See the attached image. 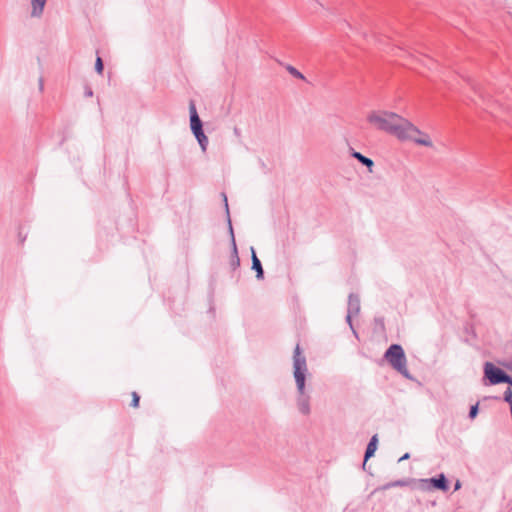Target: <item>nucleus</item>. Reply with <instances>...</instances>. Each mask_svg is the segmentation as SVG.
I'll list each match as a JSON object with an SVG mask.
<instances>
[{
    "instance_id": "25",
    "label": "nucleus",
    "mask_w": 512,
    "mask_h": 512,
    "mask_svg": "<svg viewBox=\"0 0 512 512\" xmlns=\"http://www.w3.org/2000/svg\"><path fill=\"white\" fill-rule=\"evenodd\" d=\"M85 95H86L87 97H91V96L93 95L92 90H91V89H87V90L85 91Z\"/></svg>"
},
{
    "instance_id": "8",
    "label": "nucleus",
    "mask_w": 512,
    "mask_h": 512,
    "mask_svg": "<svg viewBox=\"0 0 512 512\" xmlns=\"http://www.w3.org/2000/svg\"><path fill=\"white\" fill-rule=\"evenodd\" d=\"M47 0H30V16L39 19L42 17Z\"/></svg>"
},
{
    "instance_id": "2",
    "label": "nucleus",
    "mask_w": 512,
    "mask_h": 512,
    "mask_svg": "<svg viewBox=\"0 0 512 512\" xmlns=\"http://www.w3.org/2000/svg\"><path fill=\"white\" fill-rule=\"evenodd\" d=\"M292 365L293 378L297 390L296 406L302 415L307 416L311 413V396L306 390V379L310 376V373L306 356L303 354L299 344L294 348Z\"/></svg>"
},
{
    "instance_id": "16",
    "label": "nucleus",
    "mask_w": 512,
    "mask_h": 512,
    "mask_svg": "<svg viewBox=\"0 0 512 512\" xmlns=\"http://www.w3.org/2000/svg\"><path fill=\"white\" fill-rule=\"evenodd\" d=\"M504 401L509 404L510 407H512V390L511 388H507L504 392Z\"/></svg>"
},
{
    "instance_id": "20",
    "label": "nucleus",
    "mask_w": 512,
    "mask_h": 512,
    "mask_svg": "<svg viewBox=\"0 0 512 512\" xmlns=\"http://www.w3.org/2000/svg\"><path fill=\"white\" fill-rule=\"evenodd\" d=\"M352 317H353V316H350L349 312H347L346 322L348 323V325H349V326H350V328L352 329L353 333H354L355 335H357V334H356V331L354 330L353 325H352Z\"/></svg>"
},
{
    "instance_id": "7",
    "label": "nucleus",
    "mask_w": 512,
    "mask_h": 512,
    "mask_svg": "<svg viewBox=\"0 0 512 512\" xmlns=\"http://www.w3.org/2000/svg\"><path fill=\"white\" fill-rule=\"evenodd\" d=\"M403 141H413L418 145L426 147L432 146V141L430 140L429 136L422 132L418 127L417 132H411L410 138H405Z\"/></svg>"
},
{
    "instance_id": "10",
    "label": "nucleus",
    "mask_w": 512,
    "mask_h": 512,
    "mask_svg": "<svg viewBox=\"0 0 512 512\" xmlns=\"http://www.w3.org/2000/svg\"><path fill=\"white\" fill-rule=\"evenodd\" d=\"M347 312L350 316H357L360 312V298L358 295L351 293L348 297Z\"/></svg>"
},
{
    "instance_id": "19",
    "label": "nucleus",
    "mask_w": 512,
    "mask_h": 512,
    "mask_svg": "<svg viewBox=\"0 0 512 512\" xmlns=\"http://www.w3.org/2000/svg\"><path fill=\"white\" fill-rule=\"evenodd\" d=\"M138 404H139V396H138V394L136 392H133L132 393V403H131V405L133 407H137Z\"/></svg>"
},
{
    "instance_id": "9",
    "label": "nucleus",
    "mask_w": 512,
    "mask_h": 512,
    "mask_svg": "<svg viewBox=\"0 0 512 512\" xmlns=\"http://www.w3.org/2000/svg\"><path fill=\"white\" fill-rule=\"evenodd\" d=\"M222 196H223L225 210H226V214H227V221H228L229 231H230V235H231L233 252L236 254L235 260L233 261V265L238 266L240 261H239V258L237 256V247H236L234 233H233V228H232L231 219H230V215H229L228 201H227V197H226V195L224 193L222 194Z\"/></svg>"
},
{
    "instance_id": "11",
    "label": "nucleus",
    "mask_w": 512,
    "mask_h": 512,
    "mask_svg": "<svg viewBox=\"0 0 512 512\" xmlns=\"http://www.w3.org/2000/svg\"><path fill=\"white\" fill-rule=\"evenodd\" d=\"M252 252V269L256 272L257 279H263L264 272L262 268L261 261L256 256L255 250L251 247Z\"/></svg>"
},
{
    "instance_id": "24",
    "label": "nucleus",
    "mask_w": 512,
    "mask_h": 512,
    "mask_svg": "<svg viewBox=\"0 0 512 512\" xmlns=\"http://www.w3.org/2000/svg\"><path fill=\"white\" fill-rule=\"evenodd\" d=\"M409 456H410L409 453L404 454L402 457H400L399 462L408 459Z\"/></svg>"
},
{
    "instance_id": "3",
    "label": "nucleus",
    "mask_w": 512,
    "mask_h": 512,
    "mask_svg": "<svg viewBox=\"0 0 512 512\" xmlns=\"http://www.w3.org/2000/svg\"><path fill=\"white\" fill-rule=\"evenodd\" d=\"M384 359L391 367L400 373L406 379L412 380L410 372L407 369V359L404 349L399 344H392L384 353Z\"/></svg>"
},
{
    "instance_id": "26",
    "label": "nucleus",
    "mask_w": 512,
    "mask_h": 512,
    "mask_svg": "<svg viewBox=\"0 0 512 512\" xmlns=\"http://www.w3.org/2000/svg\"><path fill=\"white\" fill-rule=\"evenodd\" d=\"M234 133H235L236 135H239V134H240V130H239L237 127H235V128H234Z\"/></svg>"
},
{
    "instance_id": "6",
    "label": "nucleus",
    "mask_w": 512,
    "mask_h": 512,
    "mask_svg": "<svg viewBox=\"0 0 512 512\" xmlns=\"http://www.w3.org/2000/svg\"><path fill=\"white\" fill-rule=\"evenodd\" d=\"M484 374H485V377L489 380V382L492 385L500 384V383H502V380L507 379L506 373L502 369L496 367L491 362L485 363Z\"/></svg>"
},
{
    "instance_id": "1",
    "label": "nucleus",
    "mask_w": 512,
    "mask_h": 512,
    "mask_svg": "<svg viewBox=\"0 0 512 512\" xmlns=\"http://www.w3.org/2000/svg\"><path fill=\"white\" fill-rule=\"evenodd\" d=\"M367 121L375 129L395 136L399 140L410 138L417 127L408 119L388 110H373L368 113Z\"/></svg>"
},
{
    "instance_id": "5",
    "label": "nucleus",
    "mask_w": 512,
    "mask_h": 512,
    "mask_svg": "<svg viewBox=\"0 0 512 512\" xmlns=\"http://www.w3.org/2000/svg\"><path fill=\"white\" fill-rule=\"evenodd\" d=\"M417 488L423 491L432 490H447V480L445 475L442 473L438 478L419 479L417 481Z\"/></svg>"
},
{
    "instance_id": "12",
    "label": "nucleus",
    "mask_w": 512,
    "mask_h": 512,
    "mask_svg": "<svg viewBox=\"0 0 512 512\" xmlns=\"http://www.w3.org/2000/svg\"><path fill=\"white\" fill-rule=\"evenodd\" d=\"M351 156L357 159L361 164L365 165L369 169V172H372V167L374 166V162L372 159L362 155L360 152L357 151H353L351 153Z\"/></svg>"
},
{
    "instance_id": "22",
    "label": "nucleus",
    "mask_w": 512,
    "mask_h": 512,
    "mask_svg": "<svg viewBox=\"0 0 512 512\" xmlns=\"http://www.w3.org/2000/svg\"><path fill=\"white\" fill-rule=\"evenodd\" d=\"M44 89V83H43V79L40 78L39 79V91L42 92Z\"/></svg>"
},
{
    "instance_id": "14",
    "label": "nucleus",
    "mask_w": 512,
    "mask_h": 512,
    "mask_svg": "<svg viewBox=\"0 0 512 512\" xmlns=\"http://www.w3.org/2000/svg\"><path fill=\"white\" fill-rule=\"evenodd\" d=\"M407 484H408V482L405 480H396V481H393V482L383 485L379 489L380 490H388L392 487H403V486H406Z\"/></svg>"
},
{
    "instance_id": "18",
    "label": "nucleus",
    "mask_w": 512,
    "mask_h": 512,
    "mask_svg": "<svg viewBox=\"0 0 512 512\" xmlns=\"http://www.w3.org/2000/svg\"><path fill=\"white\" fill-rule=\"evenodd\" d=\"M478 414V404L471 406L469 411V418L474 419Z\"/></svg>"
},
{
    "instance_id": "15",
    "label": "nucleus",
    "mask_w": 512,
    "mask_h": 512,
    "mask_svg": "<svg viewBox=\"0 0 512 512\" xmlns=\"http://www.w3.org/2000/svg\"><path fill=\"white\" fill-rule=\"evenodd\" d=\"M285 68L289 72V74L292 75L293 77L300 79V80H306L305 76L300 71H298L295 67H293L292 65H286Z\"/></svg>"
},
{
    "instance_id": "17",
    "label": "nucleus",
    "mask_w": 512,
    "mask_h": 512,
    "mask_svg": "<svg viewBox=\"0 0 512 512\" xmlns=\"http://www.w3.org/2000/svg\"><path fill=\"white\" fill-rule=\"evenodd\" d=\"M95 70H96L99 74H101V73H102V71H103V62H102L101 57H99V56L96 58V61H95Z\"/></svg>"
},
{
    "instance_id": "21",
    "label": "nucleus",
    "mask_w": 512,
    "mask_h": 512,
    "mask_svg": "<svg viewBox=\"0 0 512 512\" xmlns=\"http://www.w3.org/2000/svg\"><path fill=\"white\" fill-rule=\"evenodd\" d=\"M506 378V380H502V383H507L512 386V378L508 374H506Z\"/></svg>"
},
{
    "instance_id": "4",
    "label": "nucleus",
    "mask_w": 512,
    "mask_h": 512,
    "mask_svg": "<svg viewBox=\"0 0 512 512\" xmlns=\"http://www.w3.org/2000/svg\"><path fill=\"white\" fill-rule=\"evenodd\" d=\"M189 112H190V128L195 136L198 144L201 147V150L205 152L207 150L208 146V137L205 135L203 128H202V121L200 120L195 104L193 102L189 105Z\"/></svg>"
},
{
    "instance_id": "13",
    "label": "nucleus",
    "mask_w": 512,
    "mask_h": 512,
    "mask_svg": "<svg viewBox=\"0 0 512 512\" xmlns=\"http://www.w3.org/2000/svg\"><path fill=\"white\" fill-rule=\"evenodd\" d=\"M378 438L377 435H373L367 445L365 451V461H367L370 457H372L377 449Z\"/></svg>"
},
{
    "instance_id": "23",
    "label": "nucleus",
    "mask_w": 512,
    "mask_h": 512,
    "mask_svg": "<svg viewBox=\"0 0 512 512\" xmlns=\"http://www.w3.org/2000/svg\"><path fill=\"white\" fill-rule=\"evenodd\" d=\"M460 488H461V483L459 480H457L455 483V486H454V490L456 491V490H459Z\"/></svg>"
}]
</instances>
